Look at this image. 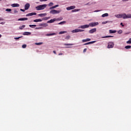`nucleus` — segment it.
<instances>
[{
    "mask_svg": "<svg viewBox=\"0 0 131 131\" xmlns=\"http://www.w3.org/2000/svg\"><path fill=\"white\" fill-rule=\"evenodd\" d=\"M61 19H60V18H54L53 19H51L50 20H48L47 21V23H49V24L54 23V22H55V21H60Z\"/></svg>",
    "mask_w": 131,
    "mask_h": 131,
    "instance_id": "obj_3",
    "label": "nucleus"
},
{
    "mask_svg": "<svg viewBox=\"0 0 131 131\" xmlns=\"http://www.w3.org/2000/svg\"><path fill=\"white\" fill-rule=\"evenodd\" d=\"M120 25H121L122 26V27H124V25H123V24L122 23H121Z\"/></svg>",
    "mask_w": 131,
    "mask_h": 131,
    "instance_id": "obj_46",
    "label": "nucleus"
},
{
    "mask_svg": "<svg viewBox=\"0 0 131 131\" xmlns=\"http://www.w3.org/2000/svg\"><path fill=\"white\" fill-rule=\"evenodd\" d=\"M108 21H104V22H102V24H107V23Z\"/></svg>",
    "mask_w": 131,
    "mask_h": 131,
    "instance_id": "obj_44",
    "label": "nucleus"
},
{
    "mask_svg": "<svg viewBox=\"0 0 131 131\" xmlns=\"http://www.w3.org/2000/svg\"><path fill=\"white\" fill-rule=\"evenodd\" d=\"M11 7H13V8H15L16 7H20V5L18 4H13L11 5Z\"/></svg>",
    "mask_w": 131,
    "mask_h": 131,
    "instance_id": "obj_14",
    "label": "nucleus"
},
{
    "mask_svg": "<svg viewBox=\"0 0 131 131\" xmlns=\"http://www.w3.org/2000/svg\"><path fill=\"white\" fill-rule=\"evenodd\" d=\"M36 45H41V43H36Z\"/></svg>",
    "mask_w": 131,
    "mask_h": 131,
    "instance_id": "obj_51",
    "label": "nucleus"
},
{
    "mask_svg": "<svg viewBox=\"0 0 131 131\" xmlns=\"http://www.w3.org/2000/svg\"><path fill=\"white\" fill-rule=\"evenodd\" d=\"M2 37V35L0 34V38Z\"/></svg>",
    "mask_w": 131,
    "mask_h": 131,
    "instance_id": "obj_56",
    "label": "nucleus"
},
{
    "mask_svg": "<svg viewBox=\"0 0 131 131\" xmlns=\"http://www.w3.org/2000/svg\"><path fill=\"white\" fill-rule=\"evenodd\" d=\"M58 55H59V56H61V55H63V53H59Z\"/></svg>",
    "mask_w": 131,
    "mask_h": 131,
    "instance_id": "obj_50",
    "label": "nucleus"
},
{
    "mask_svg": "<svg viewBox=\"0 0 131 131\" xmlns=\"http://www.w3.org/2000/svg\"><path fill=\"white\" fill-rule=\"evenodd\" d=\"M46 15H47V14L46 13H41V14H38V16H39V17H43L46 16Z\"/></svg>",
    "mask_w": 131,
    "mask_h": 131,
    "instance_id": "obj_18",
    "label": "nucleus"
},
{
    "mask_svg": "<svg viewBox=\"0 0 131 131\" xmlns=\"http://www.w3.org/2000/svg\"><path fill=\"white\" fill-rule=\"evenodd\" d=\"M52 35H56V33H50V34H47V36H51Z\"/></svg>",
    "mask_w": 131,
    "mask_h": 131,
    "instance_id": "obj_23",
    "label": "nucleus"
},
{
    "mask_svg": "<svg viewBox=\"0 0 131 131\" xmlns=\"http://www.w3.org/2000/svg\"><path fill=\"white\" fill-rule=\"evenodd\" d=\"M82 31H84V30H80L79 29V32H82Z\"/></svg>",
    "mask_w": 131,
    "mask_h": 131,
    "instance_id": "obj_40",
    "label": "nucleus"
},
{
    "mask_svg": "<svg viewBox=\"0 0 131 131\" xmlns=\"http://www.w3.org/2000/svg\"><path fill=\"white\" fill-rule=\"evenodd\" d=\"M42 21V19H34L33 20V22H41Z\"/></svg>",
    "mask_w": 131,
    "mask_h": 131,
    "instance_id": "obj_17",
    "label": "nucleus"
},
{
    "mask_svg": "<svg viewBox=\"0 0 131 131\" xmlns=\"http://www.w3.org/2000/svg\"><path fill=\"white\" fill-rule=\"evenodd\" d=\"M41 28H36V29H40Z\"/></svg>",
    "mask_w": 131,
    "mask_h": 131,
    "instance_id": "obj_53",
    "label": "nucleus"
},
{
    "mask_svg": "<svg viewBox=\"0 0 131 131\" xmlns=\"http://www.w3.org/2000/svg\"><path fill=\"white\" fill-rule=\"evenodd\" d=\"M53 6H54V3L53 2H51L50 3H49L48 4V6L49 7H52Z\"/></svg>",
    "mask_w": 131,
    "mask_h": 131,
    "instance_id": "obj_28",
    "label": "nucleus"
},
{
    "mask_svg": "<svg viewBox=\"0 0 131 131\" xmlns=\"http://www.w3.org/2000/svg\"><path fill=\"white\" fill-rule=\"evenodd\" d=\"M53 53H54V54H57L55 51H54Z\"/></svg>",
    "mask_w": 131,
    "mask_h": 131,
    "instance_id": "obj_52",
    "label": "nucleus"
},
{
    "mask_svg": "<svg viewBox=\"0 0 131 131\" xmlns=\"http://www.w3.org/2000/svg\"><path fill=\"white\" fill-rule=\"evenodd\" d=\"M79 11H80V9H74L72 10V12H79Z\"/></svg>",
    "mask_w": 131,
    "mask_h": 131,
    "instance_id": "obj_31",
    "label": "nucleus"
},
{
    "mask_svg": "<svg viewBox=\"0 0 131 131\" xmlns=\"http://www.w3.org/2000/svg\"><path fill=\"white\" fill-rule=\"evenodd\" d=\"M126 42L127 43H131V40L127 41Z\"/></svg>",
    "mask_w": 131,
    "mask_h": 131,
    "instance_id": "obj_43",
    "label": "nucleus"
},
{
    "mask_svg": "<svg viewBox=\"0 0 131 131\" xmlns=\"http://www.w3.org/2000/svg\"><path fill=\"white\" fill-rule=\"evenodd\" d=\"M0 2H2V0H0Z\"/></svg>",
    "mask_w": 131,
    "mask_h": 131,
    "instance_id": "obj_57",
    "label": "nucleus"
},
{
    "mask_svg": "<svg viewBox=\"0 0 131 131\" xmlns=\"http://www.w3.org/2000/svg\"><path fill=\"white\" fill-rule=\"evenodd\" d=\"M29 27H32V28H33V27H36V25H30Z\"/></svg>",
    "mask_w": 131,
    "mask_h": 131,
    "instance_id": "obj_32",
    "label": "nucleus"
},
{
    "mask_svg": "<svg viewBox=\"0 0 131 131\" xmlns=\"http://www.w3.org/2000/svg\"><path fill=\"white\" fill-rule=\"evenodd\" d=\"M14 14H16V13H18V11L14 10Z\"/></svg>",
    "mask_w": 131,
    "mask_h": 131,
    "instance_id": "obj_42",
    "label": "nucleus"
},
{
    "mask_svg": "<svg viewBox=\"0 0 131 131\" xmlns=\"http://www.w3.org/2000/svg\"><path fill=\"white\" fill-rule=\"evenodd\" d=\"M64 46H73V44L71 43H65Z\"/></svg>",
    "mask_w": 131,
    "mask_h": 131,
    "instance_id": "obj_37",
    "label": "nucleus"
},
{
    "mask_svg": "<svg viewBox=\"0 0 131 131\" xmlns=\"http://www.w3.org/2000/svg\"><path fill=\"white\" fill-rule=\"evenodd\" d=\"M5 23L4 22H2L1 23V24H4Z\"/></svg>",
    "mask_w": 131,
    "mask_h": 131,
    "instance_id": "obj_55",
    "label": "nucleus"
},
{
    "mask_svg": "<svg viewBox=\"0 0 131 131\" xmlns=\"http://www.w3.org/2000/svg\"><path fill=\"white\" fill-rule=\"evenodd\" d=\"M108 16H109V14L108 13H104V14L102 15V17H108Z\"/></svg>",
    "mask_w": 131,
    "mask_h": 131,
    "instance_id": "obj_24",
    "label": "nucleus"
},
{
    "mask_svg": "<svg viewBox=\"0 0 131 131\" xmlns=\"http://www.w3.org/2000/svg\"><path fill=\"white\" fill-rule=\"evenodd\" d=\"M109 32L110 33H116V31L110 30Z\"/></svg>",
    "mask_w": 131,
    "mask_h": 131,
    "instance_id": "obj_25",
    "label": "nucleus"
},
{
    "mask_svg": "<svg viewBox=\"0 0 131 131\" xmlns=\"http://www.w3.org/2000/svg\"><path fill=\"white\" fill-rule=\"evenodd\" d=\"M48 0H40V2H47Z\"/></svg>",
    "mask_w": 131,
    "mask_h": 131,
    "instance_id": "obj_48",
    "label": "nucleus"
},
{
    "mask_svg": "<svg viewBox=\"0 0 131 131\" xmlns=\"http://www.w3.org/2000/svg\"><path fill=\"white\" fill-rule=\"evenodd\" d=\"M72 32L73 33H75L76 32H79V29H76L73 30V31H72Z\"/></svg>",
    "mask_w": 131,
    "mask_h": 131,
    "instance_id": "obj_19",
    "label": "nucleus"
},
{
    "mask_svg": "<svg viewBox=\"0 0 131 131\" xmlns=\"http://www.w3.org/2000/svg\"><path fill=\"white\" fill-rule=\"evenodd\" d=\"M30 8V4L29 3H27L25 6V10H28Z\"/></svg>",
    "mask_w": 131,
    "mask_h": 131,
    "instance_id": "obj_8",
    "label": "nucleus"
},
{
    "mask_svg": "<svg viewBox=\"0 0 131 131\" xmlns=\"http://www.w3.org/2000/svg\"><path fill=\"white\" fill-rule=\"evenodd\" d=\"M118 33H119L120 34L122 33V30L119 31V32H118Z\"/></svg>",
    "mask_w": 131,
    "mask_h": 131,
    "instance_id": "obj_45",
    "label": "nucleus"
},
{
    "mask_svg": "<svg viewBox=\"0 0 131 131\" xmlns=\"http://www.w3.org/2000/svg\"><path fill=\"white\" fill-rule=\"evenodd\" d=\"M6 12H11L12 11V9H6Z\"/></svg>",
    "mask_w": 131,
    "mask_h": 131,
    "instance_id": "obj_35",
    "label": "nucleus"
},
{
    "mask_svg": "<svg viewBox=\"0 0 131 131\" xmlns=\"http://www.w3.org/2000/svg\"><path fill=\"white\" fill-rule=\"evenodd\" d=\"M95 42H96V41H92L83 44V46H86L88 45H92L93 43H95Z\"/></svg>",
    "mask_w": 131,
    "mask_h": 131,
    "instance_id": "obj_10",
    "label": "nucleus"
},
{
    "mask_svg": "<svg viewBox=\"0 0 131 131\" xmlns=\"http://www.w3.org/2000/svg\"><path fill=\"white\" fill-rule=\"evenodd\" d=\"M39 26H43V27H47V26H48V24H42L41 25H39Z\"/></svg>",
    "mask_w": 131,
    "mask_h": 131,
    "instance_id": "obj_21",
    "label": "nucleus"
},
{
    "mask_svg": "<svg viewBox=\"0 0 131 131\" xmlns=\"http://www.w3.org/2000/svg\"><path fill=\"white\" fill-rule=\"evenodd\" d=\"M31 34V32H25L23 34V35H30Z\"/></svg>",
    "mask_w": 131,
    "mask_h": 131,
    "instance_id": "obj_15",
    "label": "nucleus"
},
{
    "mask_svg": "<svg viewBox=\"0 0 131 131\" xmlns=\"http://www.w3.org/2000/svg\"><path fill=\"white\" fill-rule=\"evenodd\" d=\"M47 4L39 5L36 7V9L37 11H40L41 10H44V9L47 7Z\"/></svg>",
    "mask_w": 131,
    "mask_h": 131,
    "instance_id": "obj_2",
    "label": "nucleus"
},
{
    "mask_svg": "<svg viewBox=\"0 0 131 131\" xmlns=\"http://www.w3.org/2000/svg\"><path fill=\"white\" fill-rule=\"evenodd\" d=\"M100 10H95L94 12H100Z\"/></svg>",
    "mask_w": 131,
    "mask_h": 131,
    "instance_id": "obj_49",
    "label": "nucleus"
},
{
    "mask_svg": "<svg viewBox=\"0 0 131 131\" xmlns=\"http://www.w3.org/2000/svg\"><path fill=\"white\" fill-rule=\"evenodd\" d=\"M91 40V38H87L85 39H83L82 40V42H86V41H90Z\"/></svg>",
    "mask_w": 131,
    "mask_h": 131,
    "instance_id": "obj_16",
    "label": "nucleus"
},
{
    "mask_svg": "<svg viewBox=\"0 0 131 131\" xmlns=\"http://www.w3.org/2000/svg\"><path fill=\"white\" fill-rule=\"evenodd\" d=\"M0 20H2V19H1V18H0Z\"/></svg>",
    "mask_w": 131,
    "mask_h": 131,
    "instance_id": "obj_58",
    "label": "nucleus"
},
{
    "mask_svg": "<svg viewBox=\"0 0 131 131\" xmlns=\"http://www.w3.org/2000/svg\"><path fill=\"white\" fill-rule=\"evenodd\" d=\"M97 31V29L94 28L89 31V33H94V32H96Z\"/></svg>",
    "mask_w": 131,
    "mask_h": 131,
    "instance_id": "obj_9",
    "label": "nucleus"
},
{
    "mask_svg": "<svg viewBox=\"0 0 131 131\" xmlns=\"http://www.w3.org/2000/svg\"><path fill=\"white\" fill-rule=\"evenodd\" d=\"M75 8H76L75 6H72L67 7V10L68 11H69L70 10H74V9H75Z\"/></svg>",
    "mask_w": 131,
    "mask_h": 131,
    "instance_id": "obj_7",
    "label": "nucleus"
},
{
    "mask_svg": "<svg viewBox=\"0 0 131 131\" xmlns=\"http://www.w3.org/2000/svg\"><path fill=\"white\" fill-rule=\"evenodd\" d=\"M28 20V18L27 17H26V18H19L18 19V21H26Z\"/></svg>",
    "mask_w": 131,
    "mask_h": 131,
    "instance_id": "obj_11",
    "label": "nucleus"
},
{
    "mask_svg": "<svg viewBox=\"0 0 131 131\" xmlns=\"http://www.w3.org/2000/svg\"><path fill=\"white\" fill-rule=\"evenodd\" d=\"M108 37H113V36H105L102 37V38H107Z\"/></svg>",
    "mask_w": 131,
    "mask_h": 131,
    "instance_id": "obj_30",
    "label": "nucleus"
},
{
    "mask_svg": "<svg viewBox=\"0 0 131 131\" xmlns=\"http://www.w3.org/2000/svg\"><path fill=\"white\" fill-rule=\"evenodd\" d=\"M27 47V46L26 45H23L22 46V48L23 49H25Z\"/></svg>",
    "mask_w": 131,
    "mask_h": 131,
    "instance_id": "obj_38",
    "label": "nucleus"
},
{
    "mask_svg": "<svg viewBox=\"0 0 131 131\" xmlns=\"http://www.w3.org/2000/svg\"><path fill=\"white\" fill-rule=\"evenodd\" d=\"M61 12L59 10H56L55 9L52 10L50 11V14H53V15H55L56 14H59Z\"/></svg>",
    "mask_w": 131,
    "mask_h": 131,
    "instance_id": "obj_4",
    "label": "nucleus"
},
{
    "mask_svg": "<svg viewBox=\"0 0 131 131\" xmlns=\"http://www.w3.org/2000/svg\"><path fill=\"white\" fill-rule=\"evenodd\" d=\"M121 18H123V19H126V14L122 13L121 14Z\"/></svg>",
    "mask_w": 131,
    "mask_h": 131,
    "instance_id": "obj_13",
    "label": "nucleus"
},
{
    "mask_svg": "<svg viewBox=\"0 0 131 131\" xmlns=\"http://www.w3.org/2000/svg\"><path fill=\"white\" fill-rule=\"evenodd\" d=\"M70 35H68L66 37V39H70Z\"/></svg>",
    "mask_w": 131,
    "mask_h": 131,
    "instance_id": "obj_34",
    "label": "nucleus"
},
{
    "mask_svg": "<svg viewBox=\"0 0 131 131\" xmlns=\"http://www.w3.org/2000/svg\"><path fill=\"white\" fill-rule=\"evenodd\" d=\"M21 37H23L22 36L18 37H15L14 39H19V38H21Z\"/></svg>",
    "mask_w": 131,
    "mask_h": 131,
    "instance_id": "obj_39",
    "label": "nucleus"
},
{
    "mask_svg": "<svg viewBox=\"0 0 131 131\" xmlns=\"http://www.w3.org/2000/svg\"><path fill=\"white\" fill-rule=\"evenodd\" d=\"M20 11H21V12H25V10L22 9H20Z\"/></svg>",
    "mask_w": 131,
    "mask_h": 131,
    "instance_id": "obj_47",
    "label": "nucleus"
},
{
    "mask_svg": "<svg viewBox=\"0 0 131 131\" xmlns=\"http://www.w3.org/2000/svg\"><path fill=\"white\" fill-rule=\"evenodd\" d=\"M63 33H67V31H61L59 33V34H63Z\"/></svg>",
    "mask_w": 131,
    "mask_h": 131,
    "instance_id": "obj_27",
    "label": "nucleus"
},
{
    "mask_svg": "<svg viewBox=\"0 0 131 131\" xmlns=\"http://www.w3.org/2000/svg\"><path fill=\"white\" fill-rule=\"evenodd\" d=\"M115 16L116 17V18H121V14H116Z\"/></svg>",
    "mask_w": 131,
    "mask_h": 131,
    "instance_id": "obj_26",
    "label": "nucleus"
},
{
    "mask_svg": "<svg viewBox=\"0 0 131 131\" xmlns=\"http://www.w3.org/2000/svg\"><path fill=\"white\" fill-rule=\"evenodd\" d=\"M66 23V21H61L60 23H58V25H63V24H65Z\"/></svg>",
    "mask_w": 131,
    "mask_h": 131,
    "instance_id": "obj_22",
    "label": "nucleus"
},
{
    "mask_svg": "<svg viewBox=\"0 0 131 131\" xmlns=\"http://www.w3.org/2000/svg\"><path fill=\"white\" fill-rule=\"evenodd\" d=\"M88 49H86V48H85L84 50H83V53H85V52H86V50H87Z\"/></svg>",
    "mask_w": 131,
    "mask_h": 131,
    "instance_id": "obj_41",
    "label": "nucleus"
},
{
    "mask_svg": "<svg viewBox=\"0 0 131 131\" xmlns=\"http://www.w3.org/2000/svg\"><path fill=\"white\" fill-rule=\"evenodd\" d=\"M131 46H127L125 47V49H130Z\"/></svg>",
    "mask_w": 131,
    "mask_h": 131,
    "instance_id": "obj_36",
    "label": "nucleus"
},
{
    "mask_svg": "<svg viewBox=\"0 0 131 131\" xmlns=\"http://www.w3.org/2000/svg\"><path fill=\"white\" fill-rule=\"evenodd\" d=\"M36 15V13L35 12H32V13H28L27 14H26V17H29V16H34V15Z\"/></svg>",
    "mask_w": 131,
    "mask_h": 131,
    "instance_id": "obj_6",
    "label": "nucleus"
},
{
    "mask_svg": "<svg viewBox=\"0 0 131 131\" xmlns=\"http://www.w3.org/2000/svg\"><path fill=\"white\" fill-rule=\"evenodd\" d=\"M114 48V43L113 42H109L107 45V49H112Z\"/></svg>",
    "mask_w": 131,
    "mask_h": 131,
    "instance_id": "obj_5",
    "label": "nucleus"
},
{
    "mask_svg": "<svg viewBox=\"0 0 131 131\" xmlns=\"http://www.w3.org/2000/svg\"><path fill=\"white\" fill-rule=\"evenodd\" d=\"M126 19H131V14H126Z\"/></svg>",
    "mask_w": 131,
    "mask_h": 131,
    "instance_id": "obj_20",
    "label": "nucleus"
},
{
    "mask_svg": "<svg viewBox=\"0 0 131 131\" xmlns=\"http://www.w3.org/2000/svg\"><path fill=\"white\" fill-rule=\"evenodd\" d=\"M50 17H44L42 18V20H49V19H50Z\"/></svg>",
    "mask_w": 131,
    "mask_h": 131,
    "instance_id": "obj_29",
    "label": "nucleus"
},
{
    "mask_svg": "<svg viewBox=\"0 0 131 131\" xmlns=\"http://www.w3.org/2000/svg\"><path fill=\"white\" fill-rule=\"evenodd\" d=\"M99 24L98 22H94V23H91L90 24V25H84L83 26H81L80 27V28H82V29H85V28H89L90 26L91 27H94V26H97Z\"/></svg>",
    "mask_w": 131,
    "mask_h": 131,
    "instance_id": "obj_1",
    "label": "nucleus"
},
{
    "mask_svg": "<svg viewBox=\"0 0 131 131\" xmlns=\"http://www.w3.org/2000/svg\"><path fill=\"white\" fill-rule=\"evenodd\" d=\"M25 27V25H23L21 27H19V29H20V30H22V29H23Z\"/></svg>",
    "mask_w": 131,
    "mask_h": 131,
    "instance_id": "obj_33",
    "label": "nucleus"
},
{
    "mask_svg": "<svg viewBox=\"0 0 131 131\" xmlns=\"http://www.w3.org/2000/svg\"><path fill=\"white\" fill-rule=\"evenodd\" d=\"M126 1H128V0H123V2H126Z\"/></svg>",
    "mask_w": 131,
    "mask_h": 131,
    "instance_id": "obj_54",
    "label": "nucleus"
},
{
    "mask_svg": "<svg viewBox=\"0 0 131 131\" xmlns=\"http://www.w3.org/2000/svg\"><path fill=\"white\" fill-rule=\"evenodd\" d=\"M58 7H59V5H56L54 6L50 7L49 9L50 10H53V9H56V8H58Z\"/></svg>",
    "mask_w": 131,
    "mask_h": 131,
    "instance_id": "obj_12",
    "label": "nucleus"
}]
</instances>
